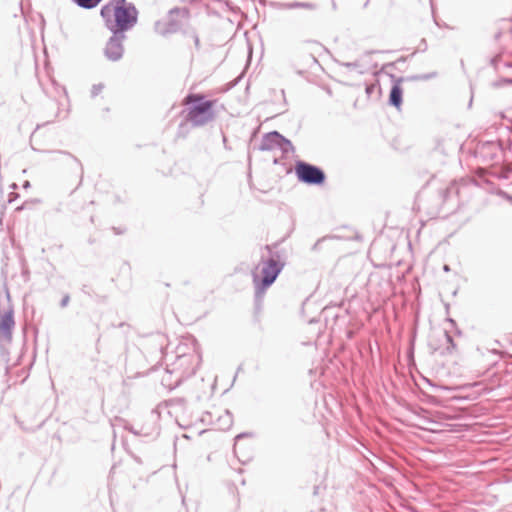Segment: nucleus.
I'll return each instance as SVG.
<instances>
[{"label": "nucleus", "instance_id": "nucleus-21", "mask_svg": "<svg viewBox=\"0 0 512 512\" xmlns=\"http://www.w3.org/2000/svg\"><path fill=\"white\" fill-rule=\"evenodd\" d=\"M500 195H502L507 201L512 203V195H509L506 192H501Z\"/></svg>", "mask_w": 512, "mask_h": 512}, {"label": "nucleus", "instance_id": "nucleus-9", "mask_svg": "<svg viewBox=\"0 0 512 512\" xmlns=\"http://www.w3.org/2000/svg\"><path fill=\"white\" fill-rule=\"evenodd\" d=\"M393 80V86L391 87L389 94V104L396 109L400 110L403 102V89L401 87L402 82L405 80L403 77L395 78L394 75L390 74Z\"/></svg>", "mask_w": 512, "mask_h": 512}, {"label": "nucleus", "instance_id": "nucleus-1", "mask_svg": "<svg viewBox=\"0 0 512 512\" xmlns=\"http://www.w3.org/2000/svg\"><path fill=\"white\" fill-rule=\"evenodd\" d=\"M284 264L273 256L262 262L261 276L253 272L252 280L255 288V301L261 302L266 290L275 282Z\"/></svg>", "mask_w": 512, "mask_h": 512}, {"label": "nucleus", "instance_id": "nucleus-14", "mask_svg": "<svg viewBox=\"0 0 512 512\" xmlns=\"http://www.w3.org/2000/svg\"><path fill=\"white\" fill-rule=\"evenodd\" d=\"M444 335H445V338H446V342L448 343V346H447L446 350H447L448 353L451 354V353H453L455 351L456 344L454 343L452 336L447 331L444 332Z\"/></svg>", "mask_w": 512, "mask_h": 512}, {"label": "nucleus", "instance_id": "nucleus-5", "mask_svg": "<svg viewBox=\"0 0 512 512\" xmlns=\"http://www.w3.org/2000/svg\"><path fill=\"white\" fill-rule=\"evenodd\" d=\"M295 173L300 182L308 185H321L326 178L321 168L303 161L297 162Z\"/></svg>", "mask_w": 512, "mask_h": 512}, {"label": "nucleus", "instance_id": "nucleus-26", "mask_svg": "<svg viewBox=\"0 0 512 512\" xmlns=\"http://www.w3.org/2000/svg\"><path fill=\"white\" fill-rule=\"evenodd\" d=\"M243 436H244L243 434H239V435H237V436H236V440H238V439L242 438Z\"/></svg>", "mask_w": 512, "mask_h": 512}, {"label": "nucleus", "instance_id": "nucleus-25", "mask_svg": "<svg viewBox=\"0 0 512 512\" xmlns=\"http://www.w3.org/2000/svg\"><path fill=\"white\" fill-rule=\"evenodd\" d=\"M195 44H196V46L199 45V38H198V36H195Z\"/></svg>", "mask_w": 512, "mask_h": 512}, {"label": "nucleus", "instance_id": "nucleus-16", "mask_svg": "<svg viewBox=\"0 0 512 512\" xmlns=\"http://www.w3.org/2000/svg\"><path fill=\"white\" fill-rule=\"evenodd\" d=\"M287 7L292 9V8H298V7H305V8H309V9H313L314 8V5L311 4V3H300V2H293V3H289L287 4Z\"/></svg>", "mask_w": 512, "mask_h": 512}, {"label": "nucleus", "instance_id": "nucleus-4", "mask_svg": "<svg viewBox=\"0 0 512 512\" xmlns=\"http://www.w3.org/2000/svg\"><path fill=\"white\" fill-rule=\"evenodd\" d=\"M14 326L13 309L10 296L7 291H0V342L11 339V331Z\"/></svg>", "mask_w": 512, "mask_h": 512}, {"label": "nucleus", "instance_id": "nucleus-3", "mask_svg": "<svg viewBox=\"0 0 512 512\" xmlns=\"http://www.w3.org/2000/svg\"><path fill=\"white\" fill-rule=\"evenodd\" d=\"M117 3V14L115 18L114 31L123 33L131 29L138 19V11L133 3L126 0H114Z\"/></svg>", "mask_w": 512, "mask_h": 512}, {"label": "nucleus", "instance_id": "nucleus-7", "mask_svg": "<svg viewBox=\"0 0 512 512\" xmlns=\"http://www.w3.org/2000/svg\"><path fill=\"white\" fill-rule=\"evenodd\" d=\"M259 148L262 151L279 148L285 153L293 149L292 143L277 131L266 133L261 140Z\"/></svg>", "mask_w": 512, "mask_h": 512}, {"label": "nucleus", "instance_id": "nucleus-19", "mask_svg": "<svg viewBox=\"0 0 512 512\" xmlns=\"http://www.w3.org/2000/svg\"><path fill=\"white\" fill-rule=\"evenodd\" d=\"M69 301H70L69 295H65L61 300V303H60L61 307H66L68 305Z\"/></svg>", "mask_w": 512, "mask_h": 512}, {"label": "nucleus", "instance_id": "nucleus-12", "mask_svg": "<svg viewBox=\"0 0 512 512\" xmlns=\"http://www.w3.org/2000/svg\"><path fill=\"white\" fill-rule=\"evenodd\" d=\"M62 90H63V94H64V95H63V97H62V101H61V102H59V103H58V102H56V101H54V100H51V101H50V106H51L53 109L57 108V113H55V114H54L53 119H55V118H57V117H58V118H62V119H64V118H66V117H67V115H68V110H61V109L59 108V105H61V106H67V104H68V98H67L66 90H65L64 88H62Z\"/></svg>", "mask_w": 512, "mask_h": 512}, {"label": "nucleus", "instance_id": "nucleus-2", "mask_svg": "<svg viewBox=\"0 0 512 512\" xmlns=\"http://www.w3.org/2000/svg\"><path fill=\"white\" fill-rule=\"evenodd\" d=\"M185 103L192 104L188 109L186 119L193 126H204L214 119L213 103L210 100H204L202 95L189 94L185 98Z\"/></svg>", "mask_w": 512, "mask_h": 512}, {"label": "nucleus", "instance_id": "nucleus-20", "mask_svg": "<svg viewBox=\"0 0 512 512\" xmlns=\"http://www.w3.org/2000/svg\"><path fill=\"white\" fill-rule=\"evenodd\" d=\"M190 358V356H187V355H182L178 358V361L180 362V364H184L185 362L188 361V359Z\"/></svg>", "mask_w": 512, "mask_h": 512}, {"label": "nucleus", "instance_id": "nucleus-8", "mask_svg": "<svg viewBox=\"0 0 512 512\" xmlns=\"http://www.w3.org/2000/svg\"><path fill=\"white\" fill-rule=\"evenodd\" d=\"M175 16L181 18L189 17V10L185 7H174L169 11V20L166 23L163 34L176 33L181 28V23L175 19Z\"/></svg>", "mask_w": 512, "mask_h": 512}, {"label": "nucleus", "instance_id": "nucleus-23", "mask_svg": "<svg viewBox=\"0 0 512 512\" xmlns=\"http://www.w3.org/2000/svg\"><path fill=\"white\" fill-rule=\"evenodd\" d=\"M372 90H373V86H368V87L366 88V92H367L368 94H369V93H371V92H372Z\"/></svg>", "mask_w": 512, "mask_h": 512}, {"label": "nucleus", "instance_id": "nucleus-13", "mask_svg": "<svg viewBox=\"0 0 512 512\" xmlns=\"http://www.w3.org/2000/svg\"><path fill=\"white\" fill-rule=\"evenodd\" d=\"M78 7L86 10L96 8L103 0H72Z\"/></svg>", "mask_w": 512, "mask_h": 512}, {"label": "nucleus", "instance_id": "nucleus-11", "mask_svg": "<svg viewBox=\"0 0 512 512\" xmlns=\"http://www.w3.org/2000/svg\"><path fill=\"white\" fill-rule=\"evenodd\" d=\"M366 57L367 56L362 57L361 59H358L353 62H340L339 61L338 63H339V65H341L349 70H355L358 73L363 74V73L367 72L369 69V66L364 61Z\"/></svg>", "mask_w": 512, "mask_h": 512}, {"label": "nucleus", "instance_id": "nucleus-17", "mask_svg": "<svg viewBox=\"0 0 512 512\" xmlns=\"http://www.w3.org/2000/svg\"><path fill=\"white\" fill-rule=\"evenodd\" d=\"M104 89V85L102 83L94 84L91 88V96L96 97L98 96L102 90Z\"/></svg>", "mask_w": 512, "mask_h": 512}, {"label": "nucleus", "instance_id": "nucleus-15", "mask_svg": "<svg viewBox=\"0 0 512 512\" xmlns=\"http://www.w3.org/2000/svg\"><path fill=\"white\" fill-rule=\"evenodd\" d=\"M436 76H437L436 72H431L428 74H420V75L412 76L411 79L416 80V81H426V80L435 78Z\"/></svg>", "mask_w": 512, "mask_h": 512}, {"label": "nucleus", "instance_id": "nucleus-24", "mask_svg": "<svg viewBox=\"0 0 512 512\" xmlns=\"http://www.w3.org/2000/svg\"><path fill=\"white\" fill-rule=\"evenodd\" d=\"M443 270L448 272L450 270V267L448 265H444Z\"/></svg>", "mask_w": 512, "mask_h": 512}, {"label": "nucleus", "instance_id": "nucleus-22", "mask_svg": "<svg viewBox=\"0 0 512 512\" xmlns=\"http://www.w3.org/2000/svg\"><path fill=\"white\" fill-rule=\"evenodd\" d=\"M454 191H455L454 186L448 187V188L445 190V197H446L448 194H450V193H452V192H454Z\"/></svg>", "mask_w": 512, "mask_h": 512}, {"label": "nucleus", "instance_id": "nucleus-10", "mask_svg": "<svg viewBox=\"0 0 512 512\" xmlns=\"http://www.w3.org/2000/svg\"><path fill=\"white\" fill-rule=\"evenodd\" d=\"M117 3L114 0L102 6L100 10V15L103 18L106 27L112 32L114 31L113 24L115 23V18L117 14Z\"/></svg>", "mask_w": 512, "mask_h": 512}, {"label": "nucleus", "instance_id": "nucleus-18", "mask_svg": "<svg viewBox=\"0 0 512 512\" xmlns=\"http://www.w3.org/2000/svg\"><path fill=\"white\" fill-rule=\"evenodd\" d=\"M232 425V416L229 411H225L224 423L222 429H227Z\"/></svg>", "mask_w": 512, "mask_h": 512}, {"label": "nucleus", "instance_id": "nucleus-6", "mask_svg": "<svg viewBox=\"0 0 512 512\" xmlns=\"http://www.w3.org/2000/svg\"><path fill=\"white\" fill-rule=\"evenodd\" d=\"M112 33L113 35L108 39L105 45L104 55L109 61L117 62L122 59L124 54L123 42L125 35L123 33H117V31H112Z\"/></svg>", "mask_w": 512, "mask_h": 512}]
</instances>
